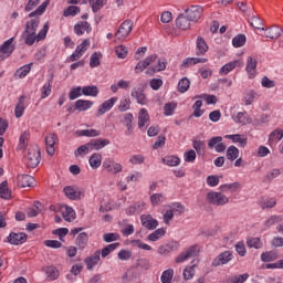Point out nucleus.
<instances>
[{
  "label": "nucleus",
  "instance_id": "f257e3e1",
  "mask_svg": "<svg viewBox=\"0 0 283 283\" xmlns=\"http://www.w3.org/2000/svg\"><path fill=\"white\" fill-rule=\"evenodd\" d=\"M40 23L41 20L39 18H33L25 23V28L22 33L25 45H32L36 42V30H39Z\"/></svg>",
  "mask_w": 283,
  "mask_h": 283
},
{
  "label": "nucleus",
  "instance_id": "f03ea898",
  "mask_svg": "<svg viewBox=\"0 0 283 283\" xmlns=\"http://www.w3.org/2000/svg\"><path fill=\"white\" fill-rule=\"evenodd\" d=\"M208 205H212V207H224V205H229V197L224 193L218 191H210L206 196Z\"/></svg>",
  "mask_w": 283,
  "mask_h": 283
},
{
  "label": "nucleus",
  "instance_id": "7ed1b4c3",
  "mask_svg": "<svg viewBox=\"0 0 283 283\" xmlns=\"http://www.w3.org/2000/svg\"><path fill=\"white\" fill-rule=\"evenodd\" d=\"M27 167L31 169H36L41 163V150L40 149H29L24 156Z\"/></svg>",
  "mask_w": 283,
  "mask_h": 283
},
{
  "label": "nucleus",
  "instance_id": "20e7f679",
  "mask_svg": "<svg viewBox=\"0 0 283 283\" xmlns=\"http://www.w3.org/2000/svg\"><path fill=\"white\" fill-rule=\"evenodd\" d=\"M200 253L198 245H191L186 251L181 252L176 259V264H182V262H187L190 258H196Z\"/></svg>",
  "mask_w": 283,
  "mask_h": 283
},
{
  "label": "nucleus",
  "instance_id": "39448f33",
  "mask_svg": "<svg viewBox=\"0 0 283 283\" xmlns=\"http://www.w3.org/2000/svg\"><path fill=\"white\" fill-rule=\"evenodd\" d=\"M134 30V22L132 20H125L116 31L117 39H127L129 33Z\"/></svg>",
  "mask_w": 283,
  "mask_h": 283
},
{
  "label": "nucleus",
  "instance_id": "423d86ee",
  "mask_svg": "<svg viewBox=\"0 0 283 283\" xmlns=\"http://www.w3.org/2000/svg\"><path fill=\"white\" fill-rule=\"evenodd\" d=\"M202 12H205V9L200 6H192L190 9L185 10L187 18L192 23H197V21L202 17Z\"/></svg>",
  "mask_w": 283,
  "mask_h": 283
},
{
  "label": "nucleus",
  "instance_id": "0eeeda50",
  "mask_svg": "<svg viewBox=\"0 0 283 283\" xmlns=\"http://www.w3.org/2000/svg\"><path fill=\"white\" fill-rule=\"evenodd\" d=\"M157 60L158 55L151 54L147 56L144 61H139L135 66V74H140V72H145V70H147V67H149L151 63H156Z\"/></svg>",
  "mask_w": 283,
  "mask_h": 283
},
{
  "label": "nucleus",
  "instance_id": "6e6552de",
  "mask_svg": "<svg viewBox=\"0 0 283 283\" xmlns=\"http://www.w3.org/2000/svg\"><path fill=\"white\" fill-rule=\"evenodd\" d=\"M8 242L14 247H20V244L28 242V235L24 232H11L8 237Z\"/></svg>",
  "mask_w": 283,
  "mask_h": 283
},
{
  "label": "nucleus",
  "instance_id": "1a4fd4ad",
  "mask_svg": "<svg viewBox=\"0 0 283 283\" xmlns=\"http://www.w3.org/2000/svg\"><path fill=\"white\" fill-rule=\"evenodd\" d=\"M232 260L233 253H231V251H224L213 259L212 266H222L229 264Z\"/></svg>",
  "mask_w": 283,
  "mask_h": 283
},
{
  "label": "nucleus",
  "instance_id": "9d476101",
  "mask_svg": "<svg viewBox=\"0 0 283 283\" xmlns=\"http://www.w3.org/2000/svg\"><path fill=\"white\" fill-rule=\"evenodd\" d=\"M180 249V243L177 241H171L169 243H165L158 248L159 255H169V253H174V251H178Z\"/></svg>",
  "mask_w": 283,
  "mask_h": 283
},
{
  "label": "nucleus",
  "instance_id": "9b49d317",
  "mask_svg": "<svg viewBox=\"0 0 283 283\" xmlns=\"http://www.w3.org/2000/svg\"><path fill=\"white\" fill-rule=\"evenodd\" d=\"M155 63H157V65H151L148 67L146 74H151V76H154L156 72H165V70H167V59H157Z\"/></svg>",
  "mask_w": 283,
  "mask_h": 283
},
{
  "label": "nucleus",
  "instance_id": "f8f14e48",
  "mask_svg": "<svg viewBox=\"0 0 283 283\" xmlns=\"http://www.w3.org/2000/svg\"><path fill=\"white\" fill-rule=\"evenodd\" d=\"M18 187L25 189V187H34L36 180L30 175H18L17 176Z\"/></svg>",
  "mask_w": 283,
  "mask_h": 283
},
{
  "label": "nucleus",
  "instance_id": "ddd939ff",
  "mask_svg": "<svg viewBox=\"0 0 283 283\" xmlns=\"http://www.w3.org/2000/svg\"><path fill=\"white\" fill-rule=\"evenodd\" d=\"M142 227H145L148 231H154L158 227V220L154 219L151 214H142Z\"/></svg>",
  "mask_w": 283,
  "mask_h": 283
},
{
  "label": "nucleus",
  "instance_id": "4468645a",
  "mask_svg": "<svg viewBox=\"0 0 283 283\" xmlns=\"http://www.w3.org/2000/svg\"><path fill=\"white\" fill-rule=\"evenodd\" d=\"M98 262H101V250L95 251L93 255L87 256L84 260V264H86L87 271H92V269H94Z\"/></svg>",
  "mask_w": 283,
  "mask_h": 283
},
{
  "label": "nucleus",
  "instance_id": "2eb2a0df",
  "mask_svg": "<svg viewBox=\"0 0 283 283\" xmlns=\"http://www.w3.org/2000/svg\"><path fill=\"white\" fill-rule=\"evenodd\" d=\"M45 145H46V154L49 156H54L56 149L54 148V145H56V134L51 133L45 137Z\"/></svg>",
  "mask_w": 283,
  "mask_h": 283
},
{
  "label": "nucleus",
  "instance_id": "dca6fc26",
  "mask_svg": "<svg viewBox=\"0 0 283 283\" xmlns=\"http://www.w3.org/2000/svg\"><path fill=\"white\" fill-rule=\"evenodd\" d=\"M116 101H118V97H111L109 99L102 103L97 111V116H103L104 114H107V112H109V109H112V107L116 105Z\"/></svg>",
  "mask_w": 283,
  "mask_h": 283
},
{
  "label": "nucleus",
  "instance_id": "f3484780",
  "mask_svg": "<svg viewBox=\"0 0 283 283\" xmlns=\"http://www.w3.org/2000/svg\"><path fill=\"white\" fill-rule=\"evenodd\" d=\"M256 70H258V60H255L253 56H249L247 66H245V71L249 74V78H255Z\"/></svg>",
  "mask_w": 283,
  "mask_h": 283
},
{
  "label": "nucleus",
  "instance_id": "a211bd4d",
  "mask_svg": "<svg viewBox=\"0 0 283 283\" xmlns=\"http://www.w3.org/2000/svg\"><path fill=\"white\" fill-rule=\"evenodd\" d=\"M109 139H103V138H98V139H91L88 145L91 148V151H99V149H103V147H107V145H109Z\"/></svg>",
  "mask_w": 283,
  "mask_h": 283
},
{
  "label": "nucleus",
  "instance_id": "6ab92c4d",
  "mask_svg": "<svg viewBox=\"0 0 283 283\" xmlns=\"http://www.w3.org/2000/svg\"><path fill=\"white\" fill-rule=\"evenodd\" d=\"M191 23L192 22L185 13L179 14L176 19V27L179 28V30H189Z\"/></svg>",
  "mask_w": 283,
  "mask_h": 283
},
{
  "label": "nucleus",
  "instance_id": "aec40b11",
  "mask_svg": "<svg viewBox=\"0 0 283 283\" xmlns=\"http://www.w3.org/2000/svg\"><path fill=\"white\" fill-rule=\"evenodd\" d=\"M64 193L66 196V198H69L70 200H81L83 192H81V190L72 187V186H66L64 188Z\"/></svg>",
  "mask_w": 283,
  "mask_h": 283
},
{
  "label": "nucleus",
  "instance_id": "412c9836",
  "mask_svg": "<svg viewBox=\"0 0 283 283\" xmlns=\"http://www.w3.org/2000/svg\"><path fill=\"white\" fill-rule=\"evenodd\" d=\"M130 96L137 101L139 105H147V95L143 88H133Z\"/></svg>",
  "mask_w": 283,
  "mask_h": 283
},
{
  "label": "nucleus",
  "instance_id": "4be33fe9",
  "mask_svg": "<svg viewBox=\"0 0 283 283\" xmlns=\"http://www.w3.org/2000/svg\"><path fill=\"white\" fill-rule=\"evenodd\" d=\"M209 51V45L207 44V41L202 36L197 38V56H205L207 52Z\"/></svg>",
  "mask_w": 283,
  "mask_h": 283
},
{
  "label": "nucleus",
  "instance_id": "5701e85b",
  "mask_svg": "<svg viewBox=\"0 0 283 283\" xmlns=\"http://www.w3.org/2000/svg\"><path fill=\"white\" fill-rule=\"evenodd\" d=\"M282 28L280 27H271L269 29H265V36L266 39H272L273 41L280 39L282 36Z\"/></svg>",
  "mask_w": 283,
  "mask_h": 283
},
{
  "label": "nucleus",
  "instance_id": "b1692460",
  "mask_svg": "<svg viewBox=\"0 0 283 283\" xmlns=\"http://www.w3.org/2000/svg\"><path fill=\"white\" fill-rule=\"evenodd\" d=\"M14 43V38H10L3 44L0 46V54H6L7 56H10L12 52H14V46L12 45Z\"/></svg>",
  "mask_w": 283,
  "mask_h": 283
},
{
  "label": "nucleus",
  "instance_id": "393cba45",
  "mask_svg": "<svg viewBox=\"0 0 283 283\" xmlns=\"http://www.w3.org/2000/svg\"><path fill=\"white\" fill-rule=\"evenodd\" d=\"M87 242H90V237L87 235V232H82L77 235L75 239V244L80 251H83L85 247H87Z\"/></svg>",
  "mask_w": 283,
  "mask_h": 283
},
{
  "label": "nucleus",
  "instance_id": "a878e982",
  "mask_svg": "<svg viewBox=\"0 0 283 283\" xmlns=\"http://www.w3.org/2000/svg\"><path fill=\"white\" fill-rule=\"evenodd\" d=\"M238 66H240V60H234L232 62H229L220 69L219 74L221 76H227L229 72H233V69Z\"/></svg>",
  "mask_w": 283,
  "mask_h": 283
},
{
  "label": "nucleus",
  "instance_id": "bb28decb",
  "mask_svg": "<svg viewBox=\"0 0 283 283\" xmlns=\"http://www.w3.org/2000/svg\"><path fill=\"white\" fill-rule=\"evenodd\" d=\"M232 118L234 123H238L239 125H251L252 123L251 117L247 116V112H239Z\"/></svg>",
  "mask_w": 283,
  "mask_h": 283
},
{
  "label": "nucleus",
  "instance_id": "cd10ccee",
  "mask_svg": "<svg viewBox=\"0 0 283 283\" xmlns=\"http://www.w3.org/2000/svg\"><path fill=\"white\" fill-rule=\"evenodd\" d=\"M206 57H187L184 60L181 67H191V65H198V63H207Z\"/></svg>",
  "mask_w": 283,
  "mask_h": 283
},
{
  "label": "nucleus",
  "instance_id": "c85d7f7f",
  "mask_svg": "<svg viewBox=\"0 0 283 283\" xmlns=\"http://www.w3.org/2000/svg\"><path fill=\"white\" fill-rule=\"evenodd\" d=\"M94 105V102L87 101V99H77L75 102V109L78 112H87L92 106Z\"/></svg>",
  "mask_w": 283,
  "mask_h": 283
},
{
  "label": "nucleus",
  "instance_id": "c756f323",
  "mask_svg": "<svg viewBox=\"0 0 283 283\" xmlns=\"http://www.w3.org/2000/svg\"><path fill=\"white\" fill-rule=\"evenodd\" d=\"M82 94L83 96H92L93 98H96V96H98L99 94L98 86L96 85L84 86L82 87Z\"/></svg>",
  "mask_w": 283,
  "mask_h": 283
},
{
  "label": "nucleus",
  "instance_id": "7c9ffc66",
  "mask_svg": "<svg viewBox=\"0 0 283 283\" xmlns=\"http://www.w3.org/2000/svg\"><path fill=\"white\" fill-rule=\"evenodd\" d=\"M88 163L92 167V169H98V167H101L102 163H103V155L102 154H97L94 153L90 159Z\"/></svg>",
  "mask_w": 283,
  "mask_h": 283
},
{
  "label": "nucleus",
  "instance_id": "2f4dec72",
  "mask_svg": "<svg viewBox=\"0 0 283 283\" xmlns=\"http://www.w3.org/2000/svg\"><path fill=\"white\" fill-rule=\"evenodd\" d=\"M240 187H242V185H240V182L235 181L232 184L221 185L219 187V189L222 193H227V191H231V193H234V191H238V189H240Z\"/></svg>",
  "mask_w": 283,
  "mask_h": 283
},
{
  "label": "nucleus",
  "instance_id": "473e14b6",
  "mask_svg": "<svg viewBox=\"0 0 283 283\" xmlns=\"http://www.w3.org/2000/svg\"><path fill=\"white\" fill-rule=\"evenodd\" d=\"M149 123V113L145 108H142L138 114V127L143 129L145 124Z\"/></svg>",
  "mask_w": 283,
  "mask_h": 283
},
{
  "label": "nucleus",
  "instance_id": "72a5a7b5",
  "mask_svg": "<svg viewBox=\"0 0 283 283\" xmlns=\"http://www.w3.org/2000/svg\"><path fill=\"white\" fill-rule=\"evenodd\" d=\"M32 71V63L23 65L22 67L18 69L14 73L15 78H25L27 74H30Z\"/></svg>",
  "mask_w": 283,
  "mask_h": 283
},
{
  "label": "nucleus",
  "instance_id": "f704fd0d",
  "mask_svg": "<svg viewBox=\"0 0 283 283\" xmlns=\"http://www.w3.org/2000/svg\"><path fill=\"white\" fill-rule=\"evenodd\" d=\"M281 174L282 170H280V168H274L265 174V176L263 177V182L269 184L272 180H275L277 176H281Z\"/></svg>",
  "mask_w": 283,
  "mask_h": 283
},
{
  "label": "nucleus",
  "instance_id": "c9c22d12",
  "mask_svg": "<svg viewBox=\"0 0 283 283\" xmlns=\"http://www.w3.org/2000/svg\"><path fill=\"white\" fill-rule=\"evenodd\" d=\"M62 217L66 222H72V220H76V212L74 208L65 206V211H62Z\"/></svg>",
  "mask_w": 283,
  "mask_h": 283
},
{
  "label": "nucleus",
  "instance_id": "e433bc0d",
  "mask_svg": "<svg viewBox=\"0 0 283 283\" xmlns=\"http://www.w3.org/2000/svg\"><path fill=\"white\" fill-rule=\"evenodd\" d=\"M0 198L3 200H10V198H12V192L8 188V181H2L0 184Z\"/></svg>",
  "mask_w": 283,
  "mask_h": 283
},
{
  "label": "nucleus",
  "instance_id": "4c0bfd02",
  "mask_svg": "<svg viewBox=\"0 0 283 283\" xmlns=\"http://www.w3.org/2000/svg\"><path fill=\"white\" fill-rule=\"evenodd\" d=\"M239 156L240 149H238V147L235 146H230L226 151V157L228 158V160H231V163H233V160H238Z\"/></svg>",
  "mask_w": 283,
  "mask_h": 283
},
{
  "label": "nucleus",
  "instance_id": "58836bf2",
  "mask_svg": "<svg viewBox=\"0 0 283 283\" xmlns=\"http://www.w3.org/2000/svg\"><path fill=\"white\" fill-rule=\"evenodd\" d=\"M165 233H167V230L165 228H159L150 233L147 239L150 242H158V240H160V238H163Z\"/></svg>",
  "mask_w": 283,
  "mask_h": 283
},
{
  "label": "nucleus",
  "instance_id": "ea45409f",
  "mask_svg": "<svg viewBox=\"0 0 283 283\" xmlns=\"http://www.w3.org/2000/svg\"><path fill=\"white\" fill-rule=\"evenodd\" d=\"M161 163L168 167H178L180 165V158L177 156H166L161 159Z\"/></svg>",
  "mask_w": 283,
  "mask_h": 283
},
{
  "label": "nucleus",
  "instance_id": "a19ab883",
  "mask_svg": "<svg viewBox=\"0 0 283 283\" xmlns=\"http://www.w3.org/2000/svg\"><path fill=\"white\" fill-rule=\"evenodd\" d=\"M77 136H86V138H96V136H101V130L92 129H83L76 132Z\"/></svg>",
  "mask_w": 283,
  "mask_h": 283
},
{
  "label": "nucleus",
  "instance_id": "79ce46f5",
  "mask_svg": "<svg viewBox=\"0 0 283 283\" xmlns=\"http://www.w3.org/2000/svg\"><path fill=\"white\" fill-rule=\"evenodd\" d=\"M279 255L275 251H268L261 254V262H275Z\"/></svg>",
  "mask_w": 283,
  "mask_h": 283
},
{
  "label": "nucleus",
  "instance_id": "37998d69",
  "mask_svg": "<svg viewBox=\"0 0 283 283\" xmlns=\"http://www.w3.org/2000/svg\"><path fill=\"white\" fill-rule=\"evenodd\" d=\"M226 138H229V140H232V143H239L241 147H247V138L242 135H227Z\"/></svg>",
  "mask_w": 283,
  "mask_h": 283
},
{
  "label": "nucleus",
  "instance_id": "c03bdc74",
  "mask_svg": "<svg viewBox=\"0 0 283 283\" xmlns=\"http://www.w3.org/2000/svg\"><path fill=\"white\" fill-rule=\"evenodd\" d=\"M190 85L191 81H189V78L187 77H182L178 83V91L180 92V94H185V92L189 91Z\"/></svg>",
  "mask_w": 283,
  "mask_h": 283
},
{
  "label": "nucleus",
  "instance_id": "a18cd8bd",
  "mask_svg": "<svg viewBox=\"0 0 283 283\" xmlns=\"http://www.w3.org/2000/svg\"><path fill=\"white\" fill-rule=\"evenodd\" d=\"M25 112V104L23 103V96H20L19 102L15 106L14 113H15V118H21Z\"/></svg>",
  "mask_w": 283,
  "mask_h": 283
},
{
  "label": "nucleus",
  "instance_id": "49530a36",
  "mask_svg": "<svg viewBox=\"0 0 283 283\" xmlns=\"http://www.w3.org/2000/svg\"><path fill=\"white\" fill-rule=\"evenodd\" d=\"M247 43V35L244 34H238L232 39V45L233 48H243V45Z\"/></svg>",
  "mask_w": 283,
  "mask_h": 283
},
{
  "label": "nucleus",
  "instance_id": "de8ad7c7",
  "mask_svg": "<svg viewBox=\"0 0 283 283\" xmlns=\"http://www.w3.org/2000/svg\"><path fill=\"white\" fill-rule=\"evenodd\" d=\"M101 59H103V53L95 52L91 55L90 67H98L101 65Z\"/></svg>",
  "mask_w": 283,
  "mask_h": 283
},
{
  "label": "nucleus",
  "instance_id": "09e8293b",
  "mask_svg": "<svg viewBox=\"0 0 283 283\" xmlns=\"http://www.w3.org/2000/svg\"><path fill=\"white\" fill-rule=\"evenodd\" d=\"M202 108V99L196 101L195 104L192 105V116H195V118H200V116H202V114H205V111H201Z\"/></svg>",
  "mask_w": 283,
  "mask_h": 283
},
{
  "label": "nucleus",
  "instance_id": "8fccbe9b",
  "mask_svg": "<svg viewBox=\"0 0 283 283\" xmlns=\"http://www.w3.org/2000/svg\"><path fill=\"white\" fill-rule=\"evenodd\" d=\"M80 96H83V87L81 86L72 87L69 93L70 101H76V98H80Z\"/></svg>",
  "mask_w": 283,
  "mask_h": 283
},
{
  "label": "nucleus",
  "instance_id": "3c124183",
  "mask_svg": "<svg viewBox=\"0 0 283 283\" xmlns=\"http://www.w3.org/2000/svg\"><path fill=\"white\" fill-rule=\"evenodd\" d=\"M76 14H81V7L70 6L63 12V17H76Z\"/></svg>",
  "mask_w": 283,
  "mask_h": 283
},
{
  "label": "nucleus",
  "instance_id": "603ef678",
  "mask_svg": "<svg viewBox=\"0 0 283 283\" xmlns=\"http://www.w3.org/2000/svg\"><path fill=\"white\" fill-rule=\"evenodd\" d=\"M52 77L43 85L41 92V98H48L52 94Z\"/></svg>",
  "mask_w": 283,
  "mask_h": 283
},
{
  "label": "nucleus",
  "instance_id": "864d4df0",
  "mask_svg": "<svg viewBox=\"0 0 283 283\" xmlns=\"http://www.w3.org/2000/svg\"><path fill=\"white\" fill-rule=\"evenodd\" d=\"M50 30V22H45L43 28L35 34V41H43L48 36V31Z\"/></svg>",
  "mask_w": 283,
  "mask_h": 283
},
{
  "label": "nucleus",
  "instance_id": "5fc2aeb1",
  "mask_svg": "<svg viewBox=\"0 0 283 283\" xmlns=\"http://www.w3.org/2000/svg\"><path fill=\"white\" fill-rule=\"evenodd\" d=\"M171 280H174V270H165L160 277L161 283H171Z\"/></svg>",
  "mask_w": 283,
  "mask_h": 283
},
{
  "label": "nucleus",
  "instance_id": "6e6d98bb",
  "mask_svg": "<svg viewBox=\"0 0 283 283\" xmlns=\"http://www.w3.org/2000/svg\"><path fill=\"white\" fill-rule=\"evenodd\" d=\"M255 96H258V93L255 91H248L244 93V104L245 105H253V101H255Z\"/></svg>",
  "mask_w": 283,
  "mask_h": 283
},
{
  "label": "nucleus",
  "instance_id": "4d7b16f0",
  "mask_svg": "<svg viewBox=\"0 0 283 283\" xmlns=\"http://www.w3.org/2000/svg\"><path fill=\"white\" fill-rule=\"evenodd\" d=\"M250 25L255 30H264V23L262 22V19H260L259 17H252L250 19Z\"/></svg>",
  "mask_w": 283,
  "mask_h": 283
},
{
  "label": "nucleus",
  "instance_id": "13d9d810",
  "mask_svg": "<svg viewBox=\"0 0 283 283\" xmlns=\"http://www.w3.org/2000/svg\"><path fill=\"white\" fill-rule=\"evenodd\" d=\"M250 249H262V240L260 238H252L247 241Z\"/></svg>",
  "mask_w": 283,
  "mask_h": 283
},
{
  "label": "nucleus",
  "instance_id": "bf43d9fd",
  "mask_svg": "<svg viewBox=\"0 0 283 283\" xmlns=\"http://www.w3.org/2000/svg\"><path fill=\"white\" fill-rule=\"evenodd\" d=\"M129 107H132V99H129V97H125L124 99H122L119 102L118 111L127 112V109H129Z\"/></svg>",
  "mask_w": 283,
  "mask_h": 283
},
{
  "label": "nucleus",
  "instance_id": "052dcab7",
  "mask_svg": "<svg viewBox=\"0 0 283 283\" xmlns=\"http://www.w3.org/2000/svg\"><path fill=\"white\" fill-rule=\"evenodd\" d=\"M196 275V265L188 266L184 270V280H192Z\"/></svg>",
  "mask_w": 283,
  "mask_h": 283
},
{
  "label": "nucleus",
  "instance_id": "680f3d73",
  "mask_svg": "<svg viewBox=\"0 0 283 283\" xmlns=\"http://www.w3.org/2000/svg\"><path fill=\"white\" fill-rule=\"evenodd\" d=\"M70 233V230L67 228H59L52 231L53 235H57L59 240L63 242V238Z\"/></svg>",
  "mask_w": 283,
  "mask_h": 283
},
{
  "label": "nucleus",
  "instance_id": "e2e57ef3",
  "mask_svg": "<svg viewBox=\"0 0 283 283\" xmlns=\"http://www.w3.org/2000/svg\"><path fill=\"white\" fill-rule=\"evenodd\" d=\"M103 240L104 242H116V240H120V234L114 232L105 233L103 234Z\"/></svg>",
  "mask_w": 283,
  "mask_h": 283
},
{
  "label": "nucleus",
  "instance_id": "0e129e2a",
  "mask_svg": "<svg viewBox=\"0 0 283 283\" xmlns=\"http://www.w3.org/2000/svg\"><path fill=\"white\" fill-rule=\"evenodd\" d=\"M174 112H176V104L166 103L165 106H164L165 116H174Z\"/></svg>",
  "mask_w": 283,
  "mask_h": 283
},
{
  "label": "nucleus",
  "instance_id": "69168bd1",
  "mask_svg": "<svg viewBox=\"0 0 283 283\" xmlns=\"http://www.w3.org/2000/svg\"><path fill=\"white\" fill-rule=\"evenodd\" d=\"M283 218L282 216H272L265 221V227H273V224H277L282 222Z\"/></svg>",
  "mask_w": 283,
  "mask_h": 283
},
{
  "label": "nucleus",
  "instance_id": "338daca9",
  "mask_svg": "<svg viewBox=\"0 0 283 283\" xmlns=\"http://www.w3.org/2000/svg\"><path fill=\"white\" fill-rule=\"evenodd\" d=\"M185 163H195L196 161V150L190 149L184 154Z\"/></svg>",
  "mask_w": 283,
  "mask_h": 283
},
{
  "label": "nucleus",
  "instance_id": "774afa93",
  "mask_svg": "<svg viewBox=\"0 0 283 283\" xmlns=\"http://www.w3.org/2000/svg\"><path fill=\"white\" fill-rule=\"evenodd\" d=\"M282 138H283V130L275 129L270 134L269 140H282Z\"/></svg>",
  "mask_w": 283,
  "mask_h": 283
}]
</instances>
